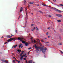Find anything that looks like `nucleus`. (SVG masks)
<instances>
[{
    "mask_svg": "<svg viewBox=\"0 0 63 63\" xmlns=\"http://www.w3.org/2000/svg\"><path fill=\"white\" fill-rule=\"evenodd\" d=\"M29 4H30V5H31V4H34V2H30L29 3Z\"/></svg>",
    "mask_w": 63,
    "mask_h": 63,
    "instance_id": "nucleus-12",
    "label": "nucleus"
},
{
    "mask_svg": "<svg viewBox=\"0 0 63 63\" xmlns=\"http://www.w3.org/2000/svg\"><path fill=\"white\" fill-rule=\"evenodd\" d=\"M56 1V0H54V2H55Z\"/></svg>",
    "mask_w": 63,
    "mask_h": 63,
    "instance_id": "nucleus-56",
    "label": "nucleus"
},
{
    "mask_svg": "<svg viewBox=\"0 0 63 63\" xmlns=\"http://www.w3.org/2000/svg\"><path fill=\"white\" fill-rule=\"evenodd\" d=\"M48 16L49 17H51V16L50 15H49Z\"/></svg>",
    "mask_w": 63,
    "mask_h": 63,
    "instance_id": "nucleus-36",
    "label": "nucleus"
},
{
    "mask_svg": "<svg viewBox=\"0 0 63 63\" xmlns=\"http://www.w3.org/2000/svg\"><path fill=\"white\" fill-rule=\"evenodd\" d=\"M57 9L56 8H55L54 9V10H55V11H57Z\"/></svg>",
    "mask_w": 63,
    "mask_h": 63,
    "instance_id": "nucleus-24",
    "label": "nucleus"
},
{
    "mask_svg": "<svg viewBox=\"0 0 63 63\" xmlns=\"http://www.w3.org/2000/svg\"><path fill=\"white\" fill-rule=\"evenodd\" d=\"M21 50H20V51H19V52L20 53V52H21Z\"/></svg>",
    "mask_w": 63,
    "mask_h": 63,
    "instance_id": "nucleus-52",
    "label": "nucleus"
},
{
    "mask_svg": "<svg viewBox=\"0 0 63 63\" xmlns=\"http://www.w3.org/2000/svg\"><path fill=\"white\" fill-rule=\"evenodd\" d=\"M62 45V43H59L58 44V46H60L61 45Z\"/></svg>",
    "mask_w": 63,
    "mask_h": 63,
    "instance_id": "nucleus-16",
    "label": "nucleus"
},
{
    "mask_svg": "<svg viewBox=\"0 0 63 63\" xmlns=\"http://www.w3.org/2000/svg\"><path fill=\"white\" fill-rule=\"evenodd\" d=\"M16 32V33H17V30H16V32Z\"/></svg>",
    "mask_w": 63,
    "mask_h": 63,
    "instance_id": "nucleus-34",
    "label": "nucleus"
},
{
    "mask_svg": "<svg viewBox=\"0 0 63 63\" xmlns=\"http://www.w3.org/2000/svg\"><path fill=\"white\" fill-rule=\"evenodd\" d=\"M15 60H13V63H15Z\"/></svg>",
    "mask_w": 63,
    "mask_h": 63,
    "instance_id": "nucleus-28",
    "label": "nucleus"
},
{
    "mask_svg": "<svg viewBox=\"0 0 63 63\" xmlns=\"http://www.w3.org/2000/svg\"><path fill=\"white\" fill-rule=\"evenodd\" d=\"M56 12H58V13H61L62 12V11L58 9H57V10Z\"/></svg>",
    "mask_w": 63,
    "mask_h": 63,
    "instance_id": "nucleus-7",
    "label": "nucleus"
},
{
    "mask_svg": "<svg viewBox=\"0 0 63 63\" xmlns=\"http://www.w3.org/2000/svg\"><path fill=\"white\" fill-rule=\"evenodd\" d=\"M31 49V47H30L29 48H28V49Z\"/></svg>",
    "mask_w": 63,
    "mask_h": 63,
    "instance_id": "nucleus-29",
    "label": "nucleus"
},
{
    "mask_svg": "<svg viewBox=\"0 0 63 63\" xmlns=\"http://www.w3.org/2000/svg\"><path fill=\"white\" fill-rule=\"evenodd\" d=\"M29 5H28V8H29Z\"/></svg>",
    "mask_w": 63,
    "mask_h": 63,
    "instance_id": "nucleus-61",
    "label": "nucleus"
},
{
    "mask_svg": "<svg viewBox=\"0 0 63 63\" xmlns=\"http://www.w3.org/2000/svg\"><path fill=\"white\" fill-rule=\"evenodd\" d=\"M42 5L43 6H47V5L46 4H42Z\"/></svg>",
    "mask_w": 63,
    "mask_h": 63,
    "instance_id": "nucleus-25",
    "label": "nucleus"
},
{
    "mask_svg": "<svg viewBox=\"0 0 63 63\" xmlns=\"http://www.w3.org/2000/svg\"><path fill=\"white\" fill-rule=\"evenodd\" d=\"M23 59H24V60H26V58H23Z\"/></svg>",
    "mask_w": 63,
    "mask_h": 63,
    "instance_id": "nucleus-33",
    "label": "nucleus"
},
{
    "mask_svg": "<svg viewBox=\"0 0 63 63\" xmlns=\"http://www.w3.org/2000/svg\"><path fill=\"white\" fill-rule=\"evenodd\" d=\"M17 45H15L14 46V48H16V47H17Z\"/></svg>",
    "mask_w": 63,
    "mask_h": 63,
    "instance_id": "nucleus-13",
    "label": "nucleus"
},
{
    "mask_svg": "<svg viewBox=\"0 0 63 63\" xmlns=\"http://www.w3.org/2000/svg\"><path fill=\"white\" fill-rule=\"evenodd\" d=\"M35 30V29H36V28L35 27H34L33 28Z\"/></svg>",
    "mask_w": 63,
    "mask_h": 63,
    "instance_id": "nucleus-51",
    "label": "nucleus"
},
{
    "mask_svg": "<svg viewBox=\"0 0 63 63\" xmlns=\"http://www.w3.org/2000/svg\"><path fill=\"white\" fill-rule=\"evenodd\" d=\"M50 37L49 36H48V38H49Z\"/></svg>",
    "mask_w": 63,
    "mask_h": 63,
    "instance_id": "nucleus-54",
    "label": "nucleus"
},
{
    "mask_svg": "<svg viewBox=\"0 0 63 63\" xmlns=\"http://www.w3.org/2000/svg\"><path fill=\"white\" fill-rule=\"evenodd\" d=\"M12 37V36H10L9 35H7V38H11Z\"/></svg>",
    "mask_w": 63,
    "mask_h": 63,
    "instance_id": "nucleus-9",
    "label": "nucleus"
},
{
    "mask_svg": "<svg viewBox=\"0 0 63 63\" xmlns=\"http://www.w3.org/2000/svg\"><path fill=\"white\" fill-rule=\"evenodd\" d=\"M49 28H50L49 27H48V28H47V29H49Z\"/></svg>",
    "mask_w": 63,
    "mask_h": 63,
    "instance_id": "nucleus-53",
    "label": "nucleus"
},
{
    "mask_svg": "<svg viewBox=\"0 0 63 63\" xmlns=\"http://www.w3.org/2000/svg\"><path fill=\"white\" fill-rule=\"evenodd\" d=\"M22 47H23V46H22L21 47V48H22Z\"/></svg>",
    "mask_w": 63,
    "mask_h": 63,
    "instance_id": "nucleus-57",
    "label": "nucleus"
},
{
    "mask_svg": "<svg viewBox=\"0 0 63 63\" xmlns=\"http://www.w3.org/2000/svg\"><path fill=\"white\" fill-rule=\"evenodd\" d=\"M33 25H34V24H32L31 25V26H33Z\"/></svg>",
    "mask_w": 63,
    "mask_h": 63,
    "instance_id": "nucleus-31",
    "label": "nucleus"
},
{
    "mask_svg": "<svg viewBox=\"0 0 63 63\" xmlns=\"http://www.w3.org/2000/svg\"><path fill=\"white\" fill-rule=\"evenodd\" d=\"M57 21L58 22H61V21L60 20H57Z\"/></svg>",
    "mask_w": 63,
    "mask_h": 63,
    "instance_id": "nucleus-11",
    "label": "nucleus"
},
{
    "mask_svg": "<svg viewBox=\"0 0 63 63\" xmlns=\"http://www.w3.org/2000/svg\"><path fill=\"white\" fill-rule=\"evenodd\" d=\"M58 7H60V5L59 4L58 5H57Z\"/></svg>",
    "mask_w": 63,
    "mask_h": 63,
    "instance_id": "nucleus-39",
    "label": "nucleus"
},
{
    "mask_svg": "<svg viewBox=\"0 0 63 63\" xmlns=\"http://www.w3.org/2000/svg\"><path fill=\"white\" fill-rule=\"evenodd\" d=\"M60 51L61 52V53H62V54H63V52L61 50H60Z\"/></svg>",
    "mask_w": 63,
    "mask_h": 63,
    "instance_id": "nucleus-20",
    "label": "nucleus"
},
{
    "mask_svg": "<svg viewBox=\"0 0 63 63\" xmlns=\"http://www.w3.org/2000/svg\"><path fill=\"white\" fill-rule=\"evenodd\" d=\"M13 40H14V41H15L16 40V38H11L9 39L8 40V42H9L13 41Z\"/></svg>",
    "mask_w": 63,
    "mask_h": 63,
    "instance_id": "nucleus-2",
    "label": "nucleus"
},
{
    "mask_svg": "<svg viewBox=\"0 0 63 63\" xmlns=\"http://www.w3.org/2000/svg\"><path fill=\"white\" fill-rule=\"evenodd\" d=\"M22 43H23L24 44H25V43H26V42L25 41H22Z\"/></svg>",
    "mask_w": 63,
    "mask_h": 63,
    "instance_id": "nucleus-18",
    "label": "nucleus"
},
{
    "mask_svg": "<svg viewBox=\"0 0 63 63\" xmlns=\"http://www.w3.org/2000/svg\"><path fill=\"white\" fill-rule=\"evenodd\" d=\"M36 48V49H40V48H39V47H37V48Z\"/></svg>",
    "mask_w": 63,
    "mask_h": 63,
    "instance_id": "nucleus-26",
    "label": "nucleus"
},
{
    "mask_svg": "<svg viewBox=\"0 0 63 63\" xmlns=\"http://www.w3.org/2000/svg\"><path fill=\"white\" fill-rule=\"evenodd\" d=\"M41 42H43V43H44V41L43 40H41Z\"/></svg>",
    "mask_w": 63,
    "mask_h": 63,
    "instance_id": "nucleus-35",
    "label": "nucleus"
},
{
    "mask_svg": "<svg viewBox=\"0 0 63 63\" xmlns=\"http://www.w3.org/2000/svg\"><path fill=\"white\" fill-rule=\"evenodd\" d=\"M46 34L47 35H48V32H47L46 33Z\"/></svg>",
    "mask_w": 63,
    "mask_h": 63,
    "instance_id": "nucleus-40",
    "label": "nucleus"
},
{
    "mask_svg": "<svg viewBox=\"0 0 63 63\" xmlns=\"http://www.w3.org/2000/svg\"><path fill=\"white\" fill-rule=\"evenodd\" d=\"M14 47V46H13L12 47V48H13Z\"/></svg>",
    "mask_w": 63,
    "mask_h": 63,
    "instance_id": "nucleus-60",
    "label": "nucleus"
},
{
    "mask_svg": "<svg viewBox=\"0 0 63 63\" xmlns=\"http://www.w3.org/2000/svg\"><path fill=\"white\" fill-rule=\"evenodd\" d=\"M60 6H63V5L62 4H60Z\"/></svg>",
    "mask_w": 63,
    "mask_h": 63,
    "instance_id": "nucleus-32",
    "label": "nucleus"
},
{
    "mask_svg": "<svg viewBox=\"0 0 63 63\" xmlns=\"http://www.w3.org/2000/svg\"><path fill=\"white\" fill-rule=\"evenodd\" d=\"M7 42H6L5 43V45H6V44H7Z\"/></svg>",
    "mask_w": 63,
    "mask_h": 63,
    "instance_id": "nucleus-43",
    "label": "nucleus"
},
{
    "mask_svg": "<svg viewBox=\"0 0 63 63\" xmlns=\"http://www.w3.org/2000/svg\"><path fill=\"white\" fill-rule=\"evenodd\" d=\"M25 11L26 12H27V8H26L25 9Z\"/></svg>",
    "mask_w": 63,
    "mask_h": 63,
    "instance_id": "nucleus-27",
    "label": "nucleus"
},
{
    "mask_svg": "<svg viewBox=\"0 0 63 63\" xmlns=\"http://www.w3.org/2000/svg\"><path fill=\"white\" fill-rule=\"evenodd\" d=\"M37 53H39L40 52V51H41V50H39L37 49L36 50Z\"/></svg>",
    "mask_w": 63,
    "mask_h": 63,
    "instance_id": "nucleus-5",
    "label": "nucleus"
},
{
    "mask_svg": "<svg viewBox=\"0 0 63 63\" xmlns=\"http://www.w3.org/2000/svg\"><path fill=\"white\" fill-rule=\"evenodd\" d=\"M36 30H39V29L37 28Z\"/></svg>",
    "mask_w": 63,
    "mask_h": 63,
    "instance_id": "nucleus-48",
    "label": "nucleus"
},
{
    "mask_svg": "<svg viewBox=\"0 0 63 63\" xmlns=\"http://www.w3.org/2000/svg\"><path fill=\"white\" fill-rule=\"evenodd\" d=\"M33 63H35V62H34Z\"/></svg>",
    "mask_w": 63,
    "mask_h": 63,
    "instance_id": "nucleus-64",
    "label": "nucleus"
},
{
    "mask_svg": "<svg viewBox=\"0 0 63 63\" xmlns=\"http://www.w3.org/2000/svg\"><path fill=\"white\" fill-rule=\"evenodd\" d=\"M33 37H32V38H31V40H32V39H33Z\"/></svg>",
    "mask_w": 63,
    "mask_h": 63,
    "instance_id": "nucleus-55",
    "label": "nucleus"
},
{
    "mask_svg": "<svg viewBox=\"0 0 63 63\" xmlns=\"http://www.w3.org/2000/svg\"><path fill=\"white\" fill-rule=\"evenodd\" d=\"M34 46V47L35 48H37V45H36V44H35Z\"/></svg>",
    "mask_w": 63,
    "mask_h": 63,
    "instance_id": "nucleus-10",
    "label": "nucleus"
},
{
    "mask_svg": "<svg viewBox=\"0 0 63 63\" xmlns=\"http://www.w3.org/2000/svg\"><path fill=\"white\" fill-rule=\"evenodd\" d=\"M45 40L46 39H47V38H45Z\"/></svg>",
    "mask_w": 63,
    "mask_h": 63,
    "instance_id": "nucleus-63",
    "label": "nucleus"
},
{
    "mask_svg": "<svg viewBox=\"0 0 63 63\" xmlns=\"http://www.w3.org/2000/svg\"><path fill=\"white\" fill-rule=\"evenodd\" d=\"M19 18H20V16H19V17L18 18V19H19Z\"/></svg>",
    "mask_w": 63,
    "mask_h": 63,
    "instance_id": "nucleus-45",
    "label": "nucleus"
},
{
    "mask_svg": "<svg viewBox=\"0 0 63 63\" xmlns=\"http://www.w3.org/2000/svg\"><path fill=\"white\" fill-rule=\"evenodd\" d=\"M45 43H49V42H45Z\"/></svg>",
    "mask_w": 63,
    "mask_h": 63,
    "instance_id": "nucleus-44",
    "label": "nucleus"
},
{
    "mask_svg": "<svg viewBox=\"0 0 63 63\" xmlns=\"http://www.w3.org/2000/svg\"><path fill=\"white\" fill-rule=\"evenodd\" d=\"M43 47H41L40 48V49H43Z\"/></svg>",
    "mask_w": 63,
    "mask_h": 63,
    "instance_id": "nucleus-23",
    "label": "nucleus"
},
{
    "mask_svg": "<svg viewBox=\"0 0 63 63\" xmlns=\"http://www.w3.org/2000/svg\"><path fill=\"white\" fill-rule=\"evenodd\" d=\"M30 52V51L28 53V54H29V52Z\"/></svg>",
    "mask_w": 63,
    "mask_h": 63,
    "instance_id": "nucleus-41",
    "label": "nucleus"
},
{
    "mask_svg": "<svg viewBox=\"0 0 63 63\" xmlns=\"http://www.w3.org/2000/svg\"><path fill=\"white\" fill-rule=\"evenodd\" d=\"M18 63H20V62L19 61H18Z\"/></svg>",
    "mask_w": 63,
    "mask_h": 63,
    "instance_id": "nucleus-38",
    "label": "nucleus"
},
{
    "mask_svg": "<svg viewBox=\"0 0 63 63\" xmlns=\"http://www.w3.org/2000/svg\"><path fill=\"white\" fill-rule=\"evenodd\" d=\"M33 30H34L33 29H32V31H33Z\"/></svg>",
    "mask_w": 63,
    "mask_h": 63,
    "instance_id": "nucleus-50",
    "label": "nucleus"
},
{
    "mask_svg": "<svg viewBox=\"0 0 63 63\" xmlns=\"http://www.w3.org/2000/svg\"><path fill=\"white\" fill-rule=\"evenodd\" d=\"M32 43H36V41L35 40H34V41L33 40H32Z\"/></svg>",
    "mask_w": 63,
    "mask_h": 63,
    "instance_id": "nucleus-14",
    "label": "nucleus"
},
{
    "mask_svg": "<svg viewBox=\"0 0 63 63\" xmlns=\"http://www.w3.org/2000/svg\"><path fill=\"white\" fill-rule=\"evenodd\" d=\"M11 36H14V35H13L12 34H11Z\"/></svg>",
    "mask_w": 63,
    "mask_h": 63,
    "instance_id": "nucleus-58",
    "label": "nucleus"
},
{
    "mask_svg": "<svg viewBox=\"0 0 63 63\" xmlns=\"http://www.w3.org/2000/svg\"><path fill=\"white\" fill-rule=\"evenodd\" d=\"M18 40H20L21 42H22V40L23 39V38H21L20 37H18L17 38Z\"/></svg>",
    "mask_w": 63,
    "mask_h": 63,
    "instance_id": "nucleus-4",
    "label": "nucleus"
},
{
    "mask_svg": "<svg viewBox=\"0 0 63 63\" xmlns=\"http://www.w3.org/2000/svg\"><path fill=\"white\" fill-rule=\"evenodd\" d=\"M28 43L27 42L25 43V46H28Z\"/></svg>",
    "mask_w": 63,
    "mask_h": 63,
    "instance_id": "nucleus-8",
    "label": "nucleus"
},
{
    "mask_svg": "<svg viewBox=\"0 0 63 63\" xmlns=\"http://www.w3.org/2000/svg\"><path fill=\"white\" fill-rule=\"evenodd\" d=\"M40 13H41V14H43V13L42 12V11H39Z\"/></svg>",
    "mask_w": 63,
    "mask_h": 63,
    "instance_id": "nucleus-30",
    "label": "nucleus"
},
{
    "mask_svg": "<svg viewBox=\"0 0 63 63\" xmlns=\"http://www.w3.org/2000/svg\"><path fill=\"white\" fill-rule=\"evenodd\" d=\"M21 45H19V48H20L21 47Z\"/></svg>",
    "mask_w": 63,
    "mask_h": 63,
    "instance_id": "nucleus-22",
    "label": "nucleus"
},
{
    "mask_svg": "<svg viewBox=\"0 0 63 63\" xmlns=\"http://www.w3.org/2000/svg\"><path fill=\"white\" fill-rule=\"evenodd\" d=\"M56 15L57 16H58L59 17H61L62 16V15L60 14H56Z\"/></svg>",
    "mask_w": 63,
    "mask_h": 63,
    "instance_id": "nucleus-6",
    "label": "nucleus"
},
{
    "mask_svg": "<svg viewBox=\"0 0 63 63\" xmlns=\"http://www.w3.org/2000/svg\"><path fill=\"white\" fill-rule=\"evenodd\" d=\"M5 62H6V63H8V61H6Z\"/></svg>",
    "mask_w": 63,
    "mask_h": 63,
    "instance_id": "nucleus-46",
    "label": "nucleus"
},
{
    "mask_svg": "<svg viewBox=\"0 0 63 63\" xmlns=\"http://www.w3.org/2000/svg\"><path fill=\"white\" fill-rule=\"evenodd\" d=\"M23 53H21L20 54V56H23Z\"/></svg>",
    "mask_w": 63,
    "mask_h": 63,
    "instance_id": "nucleus-17",
    "label": "nucleus"
},
{
    "mask_svg": "<svg viewBox=\"0 0 63 63\" xmlns=\"http://www.w3.org/2000/svg\"><path fill=\"white\" fill-rule=\"evenodd\" d=\"M13 57V58H14V59L15 58V59H16V58L14 57Z\"/></svg>",
    "mask_w": 63,
    "mask_h": 63,
    "instance_id": "nucleus-49",
    "label": "nucleus"
},
{
    "mask_svg": "<svg viewBox=\"0 0 63 63\" xmlns=\"http://www.w3.org/2000/svg\"><path fill=\"white\" fill-rule=\"evenodd\" d=\"M46 50H47V48L45 47L44 48V49L42 50V51L43 53H44L45 52Z\"/></svg>",
    "mask_w": 63,
    "mask_h": 63,
    "instance_id": "nucleus-3",
    "label": "nucleus"
},
{
    "mask_svg": "<svg viewBox=\"0 0 63 63\" xmlns=\"http://www.w3.org/2000/svg\"><path fill=\"white\" fill-rule=\"evenodd\" d=\"M17 51L18 52H19L20 50H19V49L17 50Z\"/></svg>",
    "mask_w": 63,
    "mask_h": 63,
    "instance_id": "nucleus-37",
    "label": "nucleus"
},
{
    "mask_svg": "<svg viewBox=\"0 0 63 63\" xmlns=\"http://www.w3.org/2000/svg\"><path fill=\"white\" fill-rule=\"evenodd\" d=\"M23 57H27V56L26 55V54H23V56H21V57L20 58V60H22V59H23Z\"/></svg>",
    "mask_w": 63,
    "mask_h": 63,
    "instance_id": "nucleus-1",
    "label": "nucleus"
},
{
    "mask_svg": "<svg viewBox=\"0 0 63 63\" xmlns=\"http://www.w3.org/2000/svg\"><path fill=\"white\" fill-rule=\"evenodd\" d=\"M29 62H30V63H32V60H30Z\"/></svg>",
    "mask_w": 63,
    "mask_h": 63,
    "instance_id": "nucleus-21",
    "label": "nucleus"
},
{
    "mask_svg": "<svg viewBox=\"0 0 63 63\" xmlns=\"http://www.w3.org/2000/svg\"><path fill=\"white\" fill-rule=\"evenodd\" d=\"M27 15H28V13H27V12H26V16H27Z\"/></svg>",
    "mask_w": 63,
    "mask_h": 63,
    "instance_id": "nucleus-42",
    "label": "nucleus"
},
{
    "mask_svg": "<svg viewBox=\"0 0 63 63\" xmlns=\"http://www.w3.org/2000/svg\"><path fill=\"white\" fill-rule=\"evenodd\" d=\"M22 11V7H21L20 9V12H21Z\"/></svg>",
    "mask_w": 63,
    "mask_h": 63,
    "instance_id": "nucleus-15",
    "label": "nucleus"
},
{
    "mask_svg": "<svg viewBox=\"0 0 63 63\" xmlns=\"http://www.w3.org/2000/svg\"><path fill=\"white\" fill-rule=\"evenodd\" d=\"M2 61L3 62H6V60H2Z\"/></svg>",
    "mask_w": 63,
    "mask_h": 63,
    "instance_id": "nucleus-19",
    "label": "nucleus"
},
{
    "mask_svg": "<svg viewBox=\"0 0 63 63\" xmlns=\"http://www.w3.org/2000/svg\"><path fill=\"white\" fill-rule=\"evenodd\" d=\"M26 63H27V61L26 60Z\"/></svg>",
    "mask_w": 63,
    "mask_h": 63,
    "instance_id": "nucleus-59",
    "label": "nucleus"
},
{
    "mask_svg": "<svg viewBox=\"0 0 63 63\" xmlns=\"http://www.w3.org/2000/svg\"><path fill=\"white\" fill-rule=\"evenodd\" d=\"M22 52L23 53L24 52V51H22Z\"/></svg>",
    "mask_w": 63,
    "mask_h": 63,
    "instance_id": "nucleus-47",
    "label": "nucleus"
},
{
    "mask_svg": "<svg viewBox=\"0 0 63 63\" xmlns=\"http://www.w3.org/2000/svg\"><path fill=\"white\" fill-rule=\"evenodd\" d=\"M49 8H51V6H49Z\"/></svg>",
    "mask_w": 63,
    "mask_h": 63,
    "instance_id": "nucleus-62",
    "label": "nucleus"
}]
</instances>
